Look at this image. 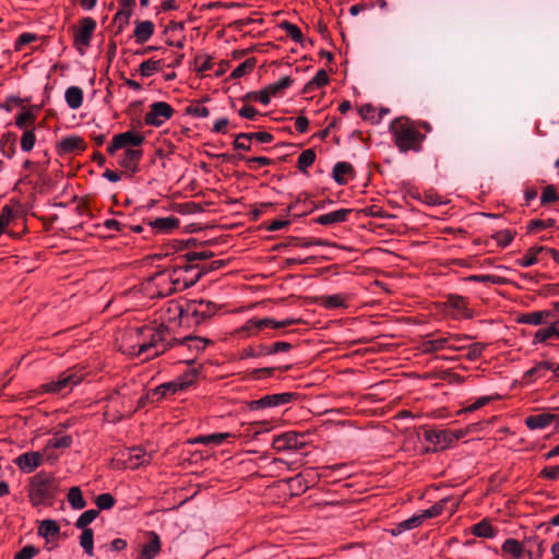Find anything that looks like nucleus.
I'll list each match as a JSON object with an SVG mask.
<instances>
[{
	"instance_id": "nucleus-1",
	"label": "nucleus",
	"mask_w": 559,
	"mask_h": 559,
	"mask_svg": "<svg viewBox=\"0 0 559 559\" xmlns=\"http://www.w3.org/2000/svg\"><path fill=\"white\" fill-rule=\"evenodd\" d=\"M200 276L201 272L190 264L165 269L145 280L142 292L148 298L165 297L191 287Z\"/></svg>"
},
{
	"instance_id": "nucleus-2",
	"label": "nucleus",
	"mask_w": 559,
	"mask_h": 559,
	"mask_svg": "<svg viewBox=\"0 0 559 559\" xmlns=\"http://www.w3.org/2000/svg\"><path fill=\"white\" fill-rule=\"evenodd\" d=\"M145 138L135 131H126L114 135L111 143L107 147L110 155H115L118 150H123L118 158V164L127 173L135 174L143 156L140 146L144 143Z\"/></svg>"
},
{
	"instance_id": "nucleus-3",
	"label": "nucleus",
	"mask_w": 559,
	"mask_h": 559,
	"mask_svg": "<svg viewBox=\"0 0 559 559\" xmlns=\"http://www.w3.org/2000/svg\"><path fill=\"white\" fill-rule=\"evenodd\" d=\"M390 132L400 152L419 151L424 135L415 123L406 119H396L390 124Z\"/></svg>"
},
{
	"instance_id": "nucleus-4",
	"label": "nucleus",
	"mask_w": 559,
	"mask_h": 559,
	"mask_svg": "<svg viewBox=\"0 0 559 559\" xmlns=\"http://www.w3.org/2000/svg\"><path fill=\"white\" fill-rule=\"evenodd\" d=\"M140 331L143 341L139 346L140 352H143V359H151L166 352L168 334L158 324L141 326Z\"/></svg>"
},
{
	"instance_id": "nucleus-5",
	"label": "nucleus",
	"mask_w": 559,
	"mask_h": 559,
	"mask_svg": "<svg viewBox=\"0 0 559 559\" xmlns=\"http://www.w3.org/2000/svg\"><path fill=\"white\" fill-rule=\"evenodd\" d=\"M84 374L76 369H69L62 372L56 381L40 385V390L51 394H66L75 385L82 382Z\"/></svg>"
},
{
	"instance_id": "nucleus-6",
	"label": "nucleus",
	"mask_w": 559,
	"mask_h": 559,
	"mask_svg": "<svg viewBox=\"0 0 559 559\" xmlns=\"http://www.w3.org/2000/svg\"><path fill=\"white\" fill-rule=\"evenodd\" d=\"M53 477L46 473H38L32 477L28 498L34 506L43 504L51 495Z\"/></svg>"
},
{
	"instance_id": "nucleus-7",
	"label": "nucleus",
	"mask_w": 559,
	"mask_h": 559,
	"mask_svg": "<svg viewBox=\"0 0 559 559\" xmlns=\"http://www.w3.org/2000/svg\"><path fill=\"white\" fill-rule=\"evenodd\" d=\"M174 110L171 106L165 102H156L150 106V110L144 117L147 126L159 127L171 118Z\"/></svg>"
},
{
	"instance_id": "nucleus-8",
	"label": "nucleus",
	"mask_w": 559,
	"mask_h": 559,
	"mask_svg": "<svg viewBox=\"0 0 559 559\" xmlns=\"http://www.w3.org/2000/svg\"><path fill=\"white\" fill-rule=\"evenodd\" d=\"M183 314L182 307L178 302H169L167 308L160 314L158 325L169 334V331L179 326Z\"/></svg>"
},
{
	"instance_id": "nucleus-9",
	"label": "nucleus",
	"mask_w": 559,
	"mask_h": 559,
	"mask_svg": "<svg viewBox=\"0 0 559 559\" xmlns=\"http://www.w3.org/2000/svg\"><path fill=\"white\" fill-rule=\"evenodd\" d=\"M304 436L295 432L287 431L285 433L278 435L274 437L272 447L277 452H283L287 450H297L304 447Z\"/></svg>"
},
{
	"instance_id": "nucleus-10",
	"label": "nucleus",
	"mask_w": 559,
	"mask_h": 559,
	"mask_svg": "<svg viewBox=\"0 0 559 559\" xmlns=\"http://www.w3.org/2000/svg\"><path fill=\"white\" fill-rule=\"evenodd\" d=\"M461 436V432L451 430H426L424 433L426 441L437 445L441 450L450 447L454 441L459 440Z\"/></svg>"
},
{
	"instance_id": "nucleus-11",
	"label": "nucleus",
	"mask_w": 559,
	"mask_h": 559,
	"mask_svg": "<svg viewBox=\"0 0 559 559\" xmlns=\"http://www.w3.org/2000/svg\"><path fill=\"white\" fill-rule=\"evenodd\" d=\"M143 340H141V331L140 328H133L128 330L122 340L120 338V349L129 355V356H138L141 357L143 352H140V344Z\"/></svg>"
},
{
	"instance_id": "nucleus-12",
	"label": "nucleus",
	"mask_w": 559,
	"mask_h": 559,
	"mask_svg": "<svg viewBox=\"0 0 559 559\" xmlns=\"http://www.w3.org/2000/svg\"><path fill=\"white\" fill-rule=\"evenodd\" d=\"M13 462L22 473L29 474L44 463V453L38 451L25 452L16 456Z\"/></svg>"
},
{
	"instance_id": "nucleus-13",
	"label": "nucleus",
	"mask_w": 559,
	"mask_h": 559,
	"mask_svg": "<svg viewBox=\"0 0 559 559\" xmlns=\"http://www.w3.org/2000/svg\"><path fill=\"white\" fill-rule=\"evenodd\" d=\"M147 540L140 547L136 559H154L162 549L159 536L154 531L145 533Z\"/></svg>"
},
{
	"instance_id": "nucleus-14",
	"label": "nucleus",
	"mask_w": 559,
	"mask_h": 559,
	"mask_svg": "<svg viewBox=\"0 0 559 559\" xmlns=\"http://www.w3.org/2000/svg\"><path fill=\"white\" fill-rule=\"evenodd\" d=\"M294 397L293 393H278L265 395L259 400L250 402L249 406L251 409L270 408L280 405H285L292 402Z\"/></svg>"
},
{
	"instance_id": "nucleus-15",
	"label": "nucleus",
	"mask_w": 559,
	"mask_h": 559,
	"mask_svg": "<svg viewBox=\"0 0 559 559\" xmlns=\"http://www.w3.org/2000/svg\"><path fill=\"white\" fill-rule=\"evenodd\" d=\"M96 28V22L92 17H84L80 22L79 29L74 35V43L76 46L87 47L91 44L93 33Z\"/></svg>"
},
{
	"instance_id": "nucleus-16",
	"label": "nucleus",
	"mask_w": 559,
	"mask_h": 559,
	"mask_svg": "<svg viewBox=\"0 0 559 559\" xmlns=\"http://www.w3.org/2000/svg\"><path fill=\"white\" fill-rule=\"evenodd\" d=\"M447 306L453 310L452 316L456 319H469L473 317V311L468 309L467 302L462 296L450 295Z\"/></svg>"
},
{
	"instance_id": "nucleus-17",
	"label": "nucleus",
	"mask_w": 559,
	"mask_h": 559,
	"mask_svg": "<svg viewBox=\"0 0 559 559\" xmlns=\"http://www.w3.org/2000/svg\"><path fill=\"white\" fill-rule=\"evenodd\" d=\"M187 385H188V383L180 379L171 381V382H166V383H163V384L156 386L152 391L151 396H152V399L159 400L162 397H165L167 395H173V394L183 390Z\"/></svg>"
},
{
	"instance_id": "nucleus-18",
	"label": "nucleus",
	"mask_w": 559,
	"mask_h": 559,
	"mask_svg": "<svg viewBox=\"0 0 559 559\" xmlns=\"http://www.w3.org/2000/svg\"><path fill=\"white\" fill-rule=\"evenodd\" d=\"M134 24L133 37L135 43L144 44L154 35L155 25L152 21L136 20Z\"/></svg>"
},
{
	"instance_id": "nucleus-19",
	"label": "nucleus",
	"mask_w": 559,
	"mask_h": 559,
	"mask_svg": "<svg viewBox=\"0 0 559 559\" xmlns=\"http://www.w3.org/2000/svg\"><path fill=\"white\" fill-rule=\"evenodd\" d=\"M151 461V453L145 452L142 448H132L128 453V459L126 463L130 468H139L141 466L150 464Z\"/></svg>"
},
{
	"instance_id": "nucleus-20",
	"label": "nucleus",
	"mask_w": 559,
	"mask_h": 559,
	"mask_svg": "<svg viewBox=\"0 0 559 559\" xmlns=\"http://www.w3.org/2000/svg\"><path fill=\"white\" fill-rule=\"evenodd\" d=\"M349 296L345 293L324 295L319 298V304L328 310L346 308Z\"/></svg>"
},
{
	"instance_id": "nucleus-21",
	"label": "nucleus",
	"mask_w": 559,
	"mask_h": 559,
	"mask_svg": "<svg viewBox=\"0 0 559 559\" xmlns=\"http://www.w3.org/2000/svg\"><path fill=\"white\" fill-rule=\"evenodd\" d=\"M156 233L168 234L179 227V219L174 216L159 217L147 222Z\"/></svg>"
},
{
	"instance_id": "nucleus-22",
	"label": "nucleus",
	"mask_w": 559,
	"mask_h": 559,
	"mask_svg": "<svg viewBox=\"0 0 559 559\" xmlns=\"http://www.w3.org/2000/svg\"><path fill=\"white\" fill-rule=\"evenodd\" d=\"M352 210L349 209H340L325 214H322L316 218V222L320 225H334L338 223H343L347 219Z\"/></svg>"
},
{
	"instance_id": "nucleus-23",
	"label": "nucleus",
	"mask_w": 559,
	"mask_h": 559,
	"mask_svg": "<svg viewBox=\"0 0 559 559\" xmlns=\"http://www.w3.org/2000/svg\"><path fill=\"white\" fill-rule=\"evenodd\" d=\"M354 177V167L346 162H338L333 167V178L336 183L343 186Z\"/></svg>"
},
{
	"instance_id": "nucleus-24",
	"label": "nucleus",
	"mask_w": 559,
	"mask_h": 559,
	"mask_svg": "<svg viewBox=\"0 0 559 559\" xmlns=\"http://www.w3.org/2000/svg\"><path fill=\"white\" fill-rule=\"evenodd\" d=\"M58 148L61 153H72L74 151H83L85 148L84 141L79 135H68L60 140Z\"/></svg>"
},
{
	"instance_id": "nucleus-25",
	"label": "nucleus",
	"mask_w": 559,
	"mask_h": 559,
	"mask_svg": "<svg viewBox=\"0 0 559 559\" xmlns=\"http://www.w3.org/2000/svg\"><path fill=\"white\" fill-rule=\"evenodd\" d=\"M209 343L210 341L206 338L189 336L181 340L178 345L181 349L187 348L192 354L198 355L200 352L205 349Z\"/></svg>"
},
{
	"instance_id": "nucleus-26",
	"label": "nucleus",
	"mask_w": 559,
	"mask_h": 559,
	"mask_svg": "<svg viewBox=\"0 0 559 559\" xmlns=\"http://www.w3.org/2000/svg\"><path fill=\"white\" fill-rule=\"evenodd\" d=\"M555 419V415L548 413H542L537 415H532L525 418V425L532 429H543L548 427L552 420Z\"/></svg>"
},
{
	"instance_id": "nucleus-27",
	"label": "nucleus",
	"mask_w": 559,
	"mask_h": 559,
	"mask_svg": "<svg viewBox=\"0 0 559 559\" xmlns=\"http://www.w3.org/2000/svg\"><path fill=\"white\" fill-rule=\"evenodd\" d=\"M501 551L504 557H512V559H520L524 554L523 545L514 538H508L501 546Z\"/></svg>"
},
{
	"instance_id": "nucleus-28",
	"label": "nucleus",
	"mask_w": 559,
	"mask_h": 559,
	"mask_svg": "<svg viewBox=\"0 0 559 559\" xmlns=\"http://www.w3.org/2000/svg\"><path fill=\"white\" fill-rule=\"evenodd\" d=\"M423 523H424V520H423L420 513L414 514L413 516L397 523L391 530V534L393 536H397L405 531H411V530H414V528L420 526Z\"/></svg>"
},
{
	"instance_id": "nucleus-29",
	"label": "nucleus",
	"mask_w": 559,
	"mask_h": 559,
	"mask_svg": "<svg viewBox=\"0 0 559 559\" xmlns=\"http://www.w3.org/2000/svg\"><path fill=\"white\" fill-rule=\"evenodd\" d=\"M64 98L71 109H79L83 104V91L79 86H70L66 90Z\"/></svg>"
},
{
	"instance_id": "nucleus-30",
	"label": "nucleus",
	"mask_w": 559,
	"mask_h": 559,
	"mask_svg": "<svg viewBox=\"0 0 559 559\" xmlns=\"http://www.w3.org/2000/svg\"><path fill=\"white\" fill-rule=\"evenodd\" d=\"M262 324L263 323H260L258 321V318L249 319L242 326H240L236 331V334L243 338L257 336L258 333L261 331Z\"/></svg>"
},
{
	"instance_id": "nucleus-31",
	"label": "nucleus",
	"mask_w": 559,
	"mask_h": 559,
	"mask_svg": "<svg viewBox=\"0 0 559 559\" xmlns=\"http://www.w3.org/2000/svg\"><path fill=\"white\" fill-rule=\"evenodd\" d=\"M546 250V247L543 246H533L528 248L523 258L516 261V264L521 267H528L537 263L538 253Z\"/></svg>"
},
{
	"instance_id": "nucleus-32",
	"label": "nucleus",
	"mask_w": 559,
	"mask_h": 559,
	"mask_svg": "<svg viewBox=\"0 0 559 559\" xmlns=\"http://www.w3.org/2000/svg\"><path fill=\"white\" fill-rule=\"evenodd\" d=\"M60 532V527L55 520H43L38 526L39 536L45 539L56 537Z\"/></svg>"
},
{
	"instance_id": "nucleus-33",
	"label": "nucleus",
	"mask_w": 559,
	"mask_h": 559,
	"mask_svg": "<svg viewBox=\"0 0 559 559\" xmlns=\"http://www.w3.org/2000/svg\"><path fill=\"white\" fill-rule=\"evenodd\" d=\"M229 437H230V433H228V432H218V433H211V435L197 437L191 442L192 443H202L205 445H218V444H222Z\"/></svg>"
},
{
	"instance_id": "nucleus-34",
	"label": "nucleus",
	"mask_w": 559,
	"mask_h": 559,
	"mask_svg": "<svg viewBox=\"0 0 559 559\" xmlns=\"http://www.w3.org/2000/svg\"><path fill=\"white\" fill-rule=\"evenodd\" d=\"M258 321L260 323H263L261 325V330H263V329H266V328H272V329L287 328V326H290L293 324L299 323L300 319L288 318V319H284V320H274L272 318H262V319H258Z\"/></svg>"
},
{
	"instance_id": "nucleus-35",
	"label": "nucleus",
	"mask_w": 559,
	"mask_h": 559,
	"mask_svg": "<svg viewBox=\"0 0 559 559\" xmlns=\"http://www.w3.org/2000/svg\"><path fill=\"white\" fill-rule=\"evenodd\" d=\"M551 317V312L544 310V311H533L528 312L522 316L520 319L521 323H526L531 325H539L546 322L548 318Z\"/></svg>"
},
{
	"instance_id": "nucleus-36",
	"label": "nucleus",
	"mask_w": 559,
	"mask_h": 559,
	"mask_svg": "<svg viewBox=\"0 0 559 559\" xmlns=\"http://www.w3.org/2000/svg\"><path fill=\"white\" fill-rule=\"evenodd\" d=\"M292 348V344L288 342H275L272 345H260L258 346L257 355H273L276 353L288 352Z\"/></svg>"
},
{
	"instance_id": "nucleus-37",
	"label": "nucleus",
	"mask_w": 559,
	"mask_h": 559,
	"mask_svg": "<svg viewBox=\"0 0 559 559\" xmlns=\"http://www.w3.org/2000/svg\"><path fill=\"white\" fill-rule=\"evenodd\" d=\"M292 84H293V79L290 76H284V78H281L278 81H276L272 84H269L265 87V90L271 99L272 97H276V96L281 95L282 91L289 87Z\"/></svg>"
},
{
	"instance_id": "nucleus-38",
	"label": "nucleus",
	"mask_w": 559,
	"mask_h": 559,
	"mask_svg": "<svg viewBox=\"0 0 559 559\" xmlns=\"http://www.w3.org/2000/svg\"><path fill=\"white\" fill-rule=\"evenodd\" d=\"M449 335L439 336L424 342L423 348L426 353L448 349Z\"/></svg>"
},
{
	"instance_id": "nucleus-39",
	"label": "nucleus",
	"mask_w": 559,
	"mask_h": 559,
	"mask_svg": "<svg viewBox=\"0 0 559 559\" xmlns=\"http://www.w3.org/2000/svg\"><path fill=\"white\" fill-rule=\"evenodd\" d=\"M162 60H154L148 59L143 61L139 67V72L142 76L148 78L152 76L154 73L158 72L163 67Z\"/></svg>"
},
{
	"instance_id": "nucleus-40",
	"label": "nucleus",
	"mask_w": 559,
	"mask_h": 559,
	"mask_svg": "<svg viewBox=\"0 0 559 559\" xmlns=\"http://www.w3.org/2000/svg\"><path fill=\"white\" fill-rule=\"evenodd\" d=\"M72 443L70 436H53L45 444L44 452L47 453L50 449H66Z\"/></svg>"
},
{
	"instance_id": "nucleus-41",
	"label": "nucleus",
	"mask_w": 559,
	"mask_h": 559,
	"mask_svg": "<svg viewBox=\"0 0 559 559\" xmlns=\"http://www.w3.org/2000/svg\"><path fill=\"white\" fill-rule=\"evenodd\" d=\"M80 545L88 555L92 557L94 555V534L91 528L83 530L81 536H80Z\"/></svg>"
},
{
	"instance_id": "nucleus-42",
	"label": "nucleus",
	"mask_w": 559,
	"mask_h": 559,
	"mask_svg": "<svg viewBox=\"0 0 559 559\" xmlns=\"http://www.w3.org/2000/svg\"><path fill=\"white\" fill-rule=\"evenodd\" d=\"M68 501L75 510H81L86 506L82 491L79 487L70 488L68 492Z\"/></svg>"
},
{
	"instance_id": "nucleus-43",
	"label": "nucleus",
	"mask_w": 559,
	"mask_h": 559,
	"mask_svg": "<svg viewBox=\"0 0 559 559\" xmlns=\"http://www.w3.org/2000/svg\"><path fill=\"white\" fill-rule=\"evenodd\" d=\"M472 532L474 535H476L478 537H485V538H490V537H493V535H495V531H493L490 522H488L487 520H483V521L478 522L477 524H475L472 528Z\"/></svg>"
},
{
	"instance_id": "nucleus-44",
	"label": "nucleus",
	"mask_w": 559,
	"mask_h": 559,
	"mask_svg": "<svg viewBox=\"0 0 559 559\" xmlns=\"http://www.w3.org/2000/svg\"><path fill=\"white\" fill-rule=\"evenodd\" d=\"M280 28L284 29L286 32V34L296 43H301L302 41V33L300 31V28L288 22V21H283L280 23Z\"/></svg>"
},
{
	"instance_id": "nucleus-45",
	"label": "nucleus",
	"mask_w": 559,
	"mask_h": 559,
	"mask_svg": "<svg viewBox=\"0 0 559 559\" xmlns=\"http://www.w3.org/2000/svg\"><path fill=\"white\" fill-rule=\"evenodd\" d=\"M550 338H556V326L555 325H549L547 328L539 329L538 331H536V333L534 334V337H533V344L545 343L546 341H548Z\"/></svg>"
},
{
	"instance_id": "nucleus-46",
	"label": "nucleus",
	"mask_w": 559,
	"mask_h": 559,
	"mask_svg": "<svg viewBox=\"0 0 559 559\" xmlns=\"http://www.w3.org/2000/svg\"><path fill=\"white\" fill-rule=\"evenodd\" d=\"M316 160V153L311 148L305 150L300 153L297 165L301 171H306Z\"/></svg>"
},
{
	"instance_id": "nucleus-47",
	"label": "nucleus",
	"mask_w": 559,
	"mask_h": 559,
	"mask_svg": "<svg viewBox=\"0 0 559 559\" xmlns=\"http://www.w3.org/2000/svg\"><path fill=\"white\" fill-rule=\"evenodd\" d=\"M450 501V499H442L441 501L437 502L429 509L420 511V515L423 520L431 519L435 516H438L442 513L443 509L445 508V504Z\"/></svg>"
},
{
	"instance_id": "nucleus-48",
	"label": "nucleus",
	"mask_w": 559,
	"mask_h": 559,
	"mask_svg": "<svg viewBox=\"0 0 559 559\" xmlns=\"http://www.w3.org/2000/svg\"><path fill=\"white\" fill-rule=\"evenodd\" d=\"M545 370H559V366L557 368L554 367L552 364L543 361L537 364L532 369L527 370L524 374L525 378H534V377H543Z\"/></svg>"
},
{
	"instance_id": "nucleus-49",
	"label": "nucleus",
	"mask_w": 559,
	"mask_h": 559,
	"mask_svg": "<svg viewBox=\"0 0 559 559\" xmlns=\"http://www.w3.org/2000/svg\"><path fill=\"white\" fill-rule=\"evenodd\" d=\"M212 57L206 53L198 55L194 58V69L198 73H204L212 68Z\"/></svg>"
},
{
	"instance_id": "nucleus-50",
	"label": "nucleus",
	"mask_w": 559,
	"mask_h": 559,
	"mask_svg": "<svg viewBox=\"0 0 559 559\" xmlns=\"http://www.w3.org/2000/svg\"><path fill=\"white\" fill-rule=\"evenodd\" d=\"M98 516V511L94 509H90L84 511L75 522V526L78 528L85 530L86 526L91 524Z\"/></svg>"
},
{
	"instance_id": "nucleus-51",
	"label": "nucleus",
	"mask_w": 559,
	"mask_h": 559,
	"mask_svg": "<svg viewBox=\"0 0 559 559\" xmlns=\"http://www.w3.org/2000/svg\"><path fill=\"white\" fill-rule=\"evenodd\" d=\"M254 59H247L242 63L238 64L231 72L233 79H239L251 72L254 68Z\"/></svg>"
},
{
	"instance_id": "nucleus-52",
	"label": "nucleus",
	"mask_w": 559,
	"mask_h": 559,
	"mask_svg": "<svg viewBox=\"0 0 559 559\" xmlns=\"http://www.w3.org/2000/svg\"><path fill=\"white\" fill-rule=\"evenodd\" d=\"M467 335L449 334L448 349L462 350L466 347L465 343L468 341Z\"/></svg>"
},
{
	"instance_id": "nucleus-53",
	"label": "nucleus",
	"mask_w": 559,
	"mask_h": 559,
	"mask_svg": "<svg viewBox=\"0 0 559 559\" xmlns=\"http://www.w3.org/2000/svg\"><path fill=\"white\" fill-rule=\"evenodd\" d=\"M329 82V75L325 70H319L316 75L308 82L307 88L313 90L326 85Z\"/></svg>"
},
{
	"instance_id": "nucleus-54",
	"label": "nucleus",
	"mask_w": 559,
	"mask_h": 559,
	"mask_svg": "<svg viewBox=\"0 0 559 559\" xmlns=\"http://www.w3.org/2000/svg\"><path fill=\"white\" fill-rule=\"evenodd\" d=\"M14 212L10 205H4L0 213V235L4 233V228L13 221Z\"/></svg>"
},
{
	"instance_id": "nucleus-55",
	"label": "nucleus",
	"mask_w": 559,
	"mask_h": 559,
	"mask_svg": "<svg viewBox=\"0 0 559 559\" xmlns=\"http://www.w3.org/2000/svg\"><path fill=\"white\" fill-rule=\"evenodd\" d=\"M0 144L3 152L8 148L7 156L12 157L15 152V135L12 133L3 134Z\"/></svg>"
},
{
	"instance_id": "nucleus-56",
	"label": "nucleus",
	"mask_w": 559,
	"mask_h": 559,
	"mask_svg": "<svg viewBox=\"0 0 559 559\" xmlns=\"http://www.w3.org/2000/svg\"><path fill=\"white\" fill-rule=\"evenodd\" d=\"M35 117L31 110L21 111L15 118V124L20 129L27 128L34 123Z\"/></svg>"
},
{
	"instance_id": "nucleus-57",
	"label": "nucleus",
	"mask_w": 559,
	"mask_h": 559,
	"mask_svg": "<svg viewBox=\"0 0 559 559\" xmlns=\"http://www.w3.org/2000/svg\"><path fill=\"white\" fill-rule=\"evenodd\" d=\"M246 165L251 170H257L261 167L271 165L272 160L269 157L258 156V157H248L245 159Z\"/></svg>"
},
{
	"instance_id": "nucleus-58",
	"label": "nucleus",
	"mask_w": 559,
	"mask_h": 559,
	"mask_svg": "<svg viewBox=\"0 0 559 559\" xmlns=\"http://www.w3.org/2000/svg\"><path fill=\"white\" fill-rule=\"evenodd\" d=\"M36 142V136L34 133V130H26L24 131L22 138H21V148L24 152H29L34 148Z\"/></svg>"
},
{
	"instance_id": "nucleus-59",
	"label": "nucleus",
	"mask_w": 559,
	"mask_h": 559,
	"mask_svg": "<svg viewBox=\"0 0 559 559\" xmlns=\"http://www.w3.org/2000/svg\"><path fill=\"white\" fill-rule=\"evenodd\" d=\"M513 238H514L513 233H511L508 229L497 231L493 235V239L496 240L497 245L502 248L509 246L511 243V241L513 240Z\"/></svg>"
},
{
	"instance_id": "nucleus-60",
	"label": "nucleus",
	"mask_w": 559,
	"mask_h": 559,
	"mask_svg": "<svg viewBox=\"0 0 559 559\" xmlns=\"http://www.w3.org/2000/svg\"><path fill=\"white\" fill-rule=\"evenodd\" d=\"M559 200V197L557 194V190L555 186L548 185L543 189L542 195H540V203L547 204L554 201Z\"/></svg>"
},
{
	"instance_id": "nucleus-61",
	"label": "nucleus",
	"mask_w": 559,
	"mask_h": 559,
	"mask_svg": "<svg viewBox=\"0 0 559 559\" xmlns=\"http://www.w3.org/2000/svg\"><path fill=\"white\" fill-rule=\"evenodd\" d=\"M95 503L100 510H108L114 507L115 498L110 493H100L96 497Z\"/></svg>"
},
{
	"instance_id": "nucleus-62",
	"label": "nucleus",
	"mask_w": 559,
	"mask_h": 559,
	"mask_svg": "<svg viewBox=\"0 0 559 559\" xmlns=\"http://www.w3.org/2000/svg\"><path fill=\"white\" fill-rule=\"evenodd\" d=\"M131 14H132L131 10H124V9H120L115 14L114 21L119 24V29L122 31L129 24Z\"/></svg>"
},
{
	"instance_id": "nucleus-63",
	"label": "nucleus",
	"mask_w": 559,
	"mask_h": 559,
	"mask_svg": "<svg viewBox=\"0 0 559 559\" xmlns=\"http://www.w3.org/2000/svg\"><path fill=\"white\" fill-rule=\"evenodd\" d=\"M187 112L198 118H206L210 115V110L200 103L190 105Z\"/></svg>"
},
{
	"instance_id": "nucleus-64",
	"label": "nucleus",
	"mask_w": 559,
	"mask_h": 559,
	"mask_svg": "<svg viewBox=\"0 0 559 559\" xmlns=\"http://www.w3.org/2000/svg\"><path fill=\"white\" fill-rule=\"evenodd\" d=\"M38 552L36 547L26 545L15 554L14 559H33Z\"/></svg>"
}]
</instances>
